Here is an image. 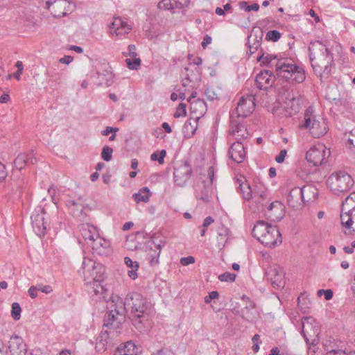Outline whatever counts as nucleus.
I'll list each match as a JSON object with an SVG mask.
<instances>
[{"label":"nucleus","mask_w":355,"mask_h":355,"mask_svg":"<svg viewBox=\"0 0 355 355\" xmlns=\"http://www.w3.org/2000/svg\"><path fill=\"white\" fill-rule=\"evenodd\" d=\"M211 41H212V38L211 36H209V35H206L204 37H203V40L201 43V46L203 49H205L207 45L210 44L211 43Z\"/></svg>","instance_id":"obj_59"},{"label":"nucleus","mask_w":355,"mask_h":355,"mask_svg":"<svg viewBox=\"0 0 355 355\" xmlns=\"http://www.w3.org/2000/svg\"><path fill=\"white\" fill-rule=\"evenodd\" d=\"M39 291H41L42 293L48 294L53 291V289L50 285L45 286H39Z\"/></svg>","instance_id":"obj_63"},{"label":"nucleus","mask_w":355,"mask_h":355,"mask_svg":"<svg viewBox=\"0 0 355 355\" xmlns=\"http://www.w3.org/2000/svg\"><path fill=\"white\" fill-rule=\"evenodd\" d=\"M239 5V8H240L241 10H243L245 12H248L251 11L250 6L248 5L247 1H240Z\"/></svg>","instance_id":"obj_61"},{"label":"nucleus","mask_w":355,"mask_h":355,"mask_svg":"<svg viewBox=\"0 0 355 355\" xmlns=\"http://www.w3.org/2000/svg\"><path fill=\"white\" fill-rule=\"evenodd\" d=\"M166 155V150L163 149L160 151L157 150L154 152L150 155L152 161H157L159 164H162L164 162V157Z\"/></svg>","instance_id":"obj_39"},{"label":"nucleus","mask_w":355,"mask_h":355,"mask_svg":"<svg viewBox=\"0 0 355 355\" xmlns=\"http://www.w3.org/2000/svg\"><path fill=\"white\" fill-rule=\"evenodd\" d=\"M263 36V31H261L259 35H253L254 38H253V42L252 43H251V42H250V40H251L252 35H250L248 37V49H249V52H250V55L254 54L259 49V48L261 46Z\"/></svg>","instance_id":"obj_32"},{"label":"nucleus","mask_w":355,"mask_h":355,"mask_svg":"<svg viewBox=\"0 0 355 355\" xmlns=\"http://www.w3.org/2000/svg\"><path fill=\"white\" fill-rule=\"evenodd\" d=\"M236 274L230 272H225L218 276V279L221 282H233L236 279Z\"/></svg>","instance_id":"obj_46"},{"label":"nucleus","mask_w":355,"mask_h":355,"mask_svg":"<svg viewBox=\"0 0 355 355\" xmlns=\"http://www.w3.org/2000/svg\"><path fill=\"white\" fill-rule=\"evenodd\" d=\"M151 196L150 189L147 187H142L139 189L138 193H135L132 195L133 200L137 202H148Z\"/></svg>","instance_id":"obj_33"},{"label":"nucleus","mask_w":355,"mask_h":355,"mask_svg":"<svg viewBox=\"0 0 355 355\" xmlns=\"http://www.w3.org/2000/svg\"><path fill=\"white\" fill-rule=\"evenodd\" d=\"M281 37V33L277 30L269 31L266 35V40L277 42Z\"/></svg>","instance_id":"obj_44"},{"label":"nucleus","mask_w":355,"mask_h":355,"mask_svg":"<svg viewBox=\"0 0 355 355\" xmlns=\"http://www.w3.org/2000/svg\"><path fill=\"white\" fill-rule=\"evenodd\" d=\"M354 183V179H327V187L334 192L347 191Z\"/></svg>","instance_id":"obj_16"},{"label":"nucleus","mask_w":355,"mask_h":355,"mask_svg":"<svg viewBox=\"0 0 355 355\" xmlns=\"http://www.w3.org/2000/svg\"><path fill=\"white\" fill-rule=\"evenodd\" d=\"M353 198L349 195L342 202L341 209L343 211L350 212L351 214L355 213V202Z\"/></svg>","instance_id":"obj_38"},{"label":"nucleus","mask_w":355,"mask_h":355,"mask_svg":"<svg viewBox=\"0 0 355 355\" xmlns=\"http://www.w3.org/2000/svg\"><path fill=\"white\" fill-rule=\"evenodd\" d=\"M125 263L128 268H139V263L137 261H132V260L130 257H125L124 259Z\"/></svg>","instance_id":"obj_53"},{"label":"nucleus","mask_w":355,"mask_h":355,"mask_svg":"<svg viewBox=\"0 0 355 355\" xmlns=\"http://www.w3.org/2000/svg\"><path fill=\"white\" fill-rule=\"evenodd\" d=\"M314 112L315 110L313 106H309L308 108H306L304 116V120L302 121V123H300L299 125L300 128L303 130H311L313 119H315Z\"/></svg>","instance_id":"obj_30"},{"label":"nucleus","mask_w":355,"mask_h":355,"mask_svg":"<svg viewBox=\"0 0 355 355\" xmlns=\"http://www.w3.org/2000/svg\"><path fill=\"white\" fill-rule=\"evenodd\" d=\"M310 131L313 137L320 138L327 133L326 125L323 124L322 127L320 122L316 119H313Z\"/></svg>","instance_id":"obj_31"},{"label":"nucleus","mask_w":355,"mask_h":355,"mask_svg":"<svg viewBox=\"0 0 355 355\" xmlns=\"http://www.w3.org/2000/svg\"><path fill=\"white\" fill-rule=\"evenodd\" d=\"M78 230L83 238L89 245V242H92L98 235V228L89 223H82L78 225Z\"/></svg>","instance_id":"obj_19"},{"label":"nucleus","mask_w":355,"mask_h":355,"mask_svg":"<svg viewBox=\"0 0 355 355\" xmlns=\"http://www.w3.org/2000/svg\"><path fill=\"white\" fill-rule=\"evenodd\" d=\"M340 222L343 226L347 229H350L354 223H355V213L343 211H340Z\"/></svg>","instance_id":"obj_34"},{"label":"nucleus","mask_w":355,"mask_h":355,"mask_svg":"<svg viewBox=\"0 0 355 355\" xmlns=\"http://www.w3.org/2000/svg\"><path fill=\"white\" fill-rule=\"evenodd\" d=\"M46 212L42 209L40 213H34L31 216L32 227L35 234L39 236H44L46 234L48 223L45 221Z\"/></svg>","instance_id":"obj_14"},{"label":"nucleus","mask_w":355,"mask_h":355,"mask_svg":"<svg viewBox=\"0 0 355 355\" xmlns=\"http://www.w3.org/2000/svg\"><path fill=\"white\" fill-rule=\"evenodd\" d=\"M228 154L230 158L236 163H241L245 159V153L241 141H236L230 148Z\"/></svg>","instance_id":"obj_20"},{"label":"nucleus","mask_w":355,"mask_h":355,"mask_svg":"<svg viewBox=\"0 0 355 355\" xmlns=\"http://www.w3.org/2000/svg\"><path fill=\"white\" fill-rule=\"evenodd\" d=\"M301 334L305 340L306 343H309V336H319L320 328L318 323L313 317H304L301 321Z\"/></svg>","instance_id":"obj_8"},{"label":"nucleus","mask_w":355,"mask_h":355,"mask_svg":"<svg viewBox=\"0 0 355 355\" xmlns=\"http://www.w3.org/2000/svg\"><path fill=\"white\" fill-rule=\"evenodd\" d=\"M286 104L287 108L290 110V111H287L289 116L295 114L300 111L301 100L300 98H292Z\"/></svg>","instance_id":"obj_36"},{"label":"nucleus","mask_w":355,"mask_h":355,"mask_svg":"<svg viewBox=\"0 0 355 355\" xmlns=\"http://www.w3.org/2000/svg\"><path fill=\"white\" fill-rule=\"evenodd\" d=\"M118 130H119V128H112L111 126H107L105 128V130H103L101 132V135L103 136H107L110 133L116 132Z\"/></svg>","instance_id":"obj_55"},{"label":"nucleus","mask_w":355,"mask_h":355,"mask_svg":"<svg viewBox=\"0 0 355 355\" xmlns=\"http://www.w3.org/2000/svg\"><path fill=\"white\" fill-rule=\"evenodd\" d=\"M173 0H162L157 4V8L159 9L164 10H172L174 8V2Z\"/></svg>","instance_id":"obj_48"},{"label":"nucleus","mask_w":355,"mask_h":355,"mask_svg":"<svg viewBox=\"0 0 355 355\" xmlns=\"http://www.w3.org/2000/svg\"><path fill=\"white\" fill-rule=\"evenodd\" d=\"M83 272L85 280L99 282L105 279V267L100 263H96L92 259L85 260L83 263Z\"/></svg>","instance_id":"obj_6"},{"label":"nucleus","mask_w":355,"mask_h":355,"mask_svg":"<svg viewBox=\"0 0 355 355\" xmlns=\"http://www.w3.org/2000/svg\"><path fill=\"white\" fill-rule=\"evenodd\" d=\"M166 241L160 236L154 234L147 242L148 259L150 266L159 264V258Z\"/></svg>","instance_id":"obj_5"},{"label":"nucleus","mask_w":355,"mask_h":355,"mask_svg":"<svg viewBox=\"0 0 355 355\" xmlns=\"http://www.w3.org/2000/svg\"><path fill=\"white\" fill-rule=\"evenodd\" d=\"M21 309L19 303L12 304L11 316L15 320H18L21 317Z\"/></svg>","instance_id":"obj_42"},{"label":"nucleus","mask_w":355,"mask_h":355,"mask_svg":"<svg viewBox=\"0 0 355 355\" xmlns=\"http://www.w3.org/2000/svg\"><path fill=\"white\" fill-rule=\"evenodd\" d=\"M187 115V105L184 103H180L176 108V112L174 114L175 118L185 116Z\"/></svg>","instance_id":"obj_45"},{"label":"nucleus","mask_w":355,"mask_h":355,"mask_svg":"<svg viewBox=\"0 0 355 355\" xmlns=\"http://www.w3.org/2000/svg\"><path fill=\"white\" fill-rule=\"evenodd\" d=\"M247 299L249 301V304L247 305L245 309L243 310V313H245V310H246L248 312L250 309H253L255 308L256 305L255 303L253 301H251L249 300V298L245 295H243V299Z\"/></svg>","instance_id":"obj_62"},{"label":"nucleus","mask_w":355,"mask_h":355,"mask_svg":"<svg viewBox=\"0 0 355 355\" xmlns=\"http://www.w3.org/2000/svg\"><path fill=\"white\" fill-rule=\"evenodd\" d=\"M254 109V103L252 97H241L236 112L237 117H242L243 119L246 118L249 116Z\"/></svg>","instance_id":"obj_17"},{"label":"nucleus","mask_w":355,"mask_h":355,"mask_svg":"<svg viewBox=\"0 0 355 355\" xmlns=\"http://www.w3.org/2000/svg\"><path fill=\"white\" fill-rule=\"evenodd\" d=\"M128 53H123L125 56L129 55L131 58H137V53H136V46L134 44H130L128 46Z\"/></svg>","instance_id":"obj_50"},{"label":"nucleus","mask_w":355,"mask_h":355,"mask_svg":"<svg viewBox=\"0 0 355 355\" xmlns=\"http://www.w3.org/2000/svg\"><path fill=\"white\" fill-rule=\"evenodd\" d=\"M73 58L71 55H64L63 58H60L59 62L62 64H69L73 61Z\"/></svg>","instance_id":"obj_64"},{"label":"nucleus","mask_w":355,"mask_h":355,"mask_svg":"<svg viewBox=\"0 0 355 355\" xmlns=\"http://www.w3.org/2000/svg\"><path fill=\"white\" fill-rule=\"evenodd\" d=\"M214 179H199L196 183V197L203 202H207L213 193Z\"/></svg>","instance_id":"obj_9"},{"label":"nucleus","mask_w":355,"mask_h":355,"mask_svg":"<svg viewBox=\"0 0 355 355\" xmlns=\"http://www.w3.org/2000/svg\"><path fill=\"white\" fill-rule=\"evenodd\" d=\"M123 304L125 307V312L127 309H130L131 320L135 325L137 322L144 324L149 320L151 306L148 303L147 299L139 293H128Z\"/></svg>","instance_id":"obj_3"},{"label":"nucleus","mask_w":355,"mask_h":355,"mask_svg":"<svg viewBox=\"0 0 355 355\" xmlns=\"http://www.w3.org/2000/svg\"><path fill=\"white\" fill-rule=\"evenodd\" d=\"M218 296H219V293L218 291H211V293H209L208 295H207L205 297V302L206 304H209L212 300L218 298Z\"/></svg>","instance_id":"obj_49"},{"label":"nucleus","mask_w":355,"mask_h":355,"mask_svg":"<svg viewBox=\"0 0 355 355\" xmlns=\"http://www.w3.org/2000/svg\"><path fill=\"white\" fill-rule=\"evenodd\" d=\"M112 153L113 149L111 147L105 146L102 149L101 158L105 162H109L112 158Z\"/></svg>","instance_id":"obj_43"},{"label":"nucleus","mask_w":355,"mask_h":355,"mask_svg":"<svg viewBox=\"0 0 355 355\" xmlns=\"http://www.w3.org/2000/svg\"><path fill=\"white\" fill-rule=\"evenodd\" d=\"M141 352V347L132 341L126 342L123 347L117 348L114 355H137Z\"/></svg>","instance_id":"obj_24"},{"label":"nucleus","mask_w":355,"mask_h":355,"mask_svg":"<svg viewBox=\"0 0 355 355\" xmlns=\"http://www.w3.org/2000/svg\"><path fill=\"white\" fill-rule=\"evenodd\" d=\"M109 311L104 316L103 326L109 329H117L125 320V307L123 300L117 297L108 305Z\"/></svg>","instance_id":"obj_4"},{"label":"nucleus","mask_w":355,"mask_h":355,"mask_svg":"<svg viewBox=\"0 0 355 355\" xmlns=\"http://www.w3.org/2000/svg\"><path fill=\"white\" fill-rule=\"evenodd\" d=\"M271 226L272 225L268 224L264 220H258L254 225V227L252 230V236L260 241L266 232L269 230V227Z\"/></svg>","instance_id":"obj_27"},{"label":"nucleus","mask_w":355,"mask_h":355,"mask_svg":"<svg viewBox=\"0 0 355 355\" xmlns=\"http://www.w3.org/2000/svg\"><path fill=\"white\" fill-rule=\"evenodd\" d=\"M107 76H109L110 78H112V73H107V75H105L96 71L92 75V78L97 85H110V83L109 79L106 77Z\"/></svg>","instance_id":"obj_37"},{"label":"nucleus","mask_w":355,"mask_h":355,"mask_svg":"<svg viewBox=\"0 0 355 355\" xmlns=\"http://www.w3.org/2000/svg\"><path fill=\"white\" fill-rule=\"evenodd\" d=\"M103 281H99V282H95L92 281H87V283L90 285V293H94L93 295H98L99 296V300H107V295L106 293L107 291V288H105V286L102 284V282Z\"/></svg>","instance_id":"obj_25"},{"label":"nucleus","mask_w":355,"mask_h":355,"mask_svg":"<svg viewBox=\"0 0 355 355\" xmlns=\"http://www.w3.org/2000/svg\"><path fill=\"white\" fill-rule=\"evenodd\" d=\"M119 27H120V31H121V30H124V32H123V35H125L126 34H128L129 32L131 31V27L128 25L126 24V22L122 21V24L119 25Z\"/></svg>","instance_id":"obj_56"},{"label":"nucleus","mask_w":355,"mask_h":355,"mask_svg":"<svg viewBox=\"0 0 355 355\" xmlns=\"http://www.w3.org/2000/svg\"><path fill=\"white\" fill-rule=\"evenodd\" d=\"M329 156L330 150L324 145L312 147L306 153V160L315 166L322 165Z\"/></svg>","instance_id":"obj_7"},{"label":"nucleus","mask_w":355,"mask_h":355,"mask_svg":"<svg viewBox=\"0 0 355 355\" xmlns=\"http://www.w3.org/2000/svg\"><path fill=\"white\" fill-rule=\"evenodd\" d=\"M263 245L268 248H274L282 243V235L277 226L272 225L259 241Z\"/></svg>","instance_id":"obj_11"},{"label":"nucleus","mask_w":355,"mask_h":355,"mask_svg":"<svg viewBox=\"0 0 355 355\" xmlns=\"http://www.w3.org/2000/svg\"><path fill=\"white\" fill-rule=\"evenodd\" d=\"M192 168L188 161H184L180 163L173 169V178H182L191 175Z\"/></svg>","instance_id":"obj_29"},{"label":"nucleus","mask_w":355,"mask_h":355,"mask_svg":"<svg viewBox=\"0 0 355 355\" xmlns=\"http://www.w3.org/2000/svg\"><path fill=\"white\" fill-rule=\"evenodd\" d=\"M286 153L287 151L286 149L281 150L279 153L276 156L275 161L279 164L282 163L284 161Z\"/></svg>","instance_id":"obj_54"},{"label":"nucleus","mask_w":355,"mask_h":355,"mask_svg":"<svg viewBox=\"0 0 355 355\" xmlns=\"http://www.w3.org/2000/svg\"><path fill=\"white\" fill-rule=\"evenodd\" d=\"M280 59L281 58H278L277 55L266 53L261 48L260 49L257 58V60L261 62V66L270 67H275L276 62Z\"/></svg>","instance_id":"obj_23"},{"label":"nucleus","mask_w":355,"mask_h":355,"mask_svg":"<svg viewBox=\"0 0 355 355\" xmlns=\"http://www.w3.org/2000/svg\"><path fill=\"white\" fill-rule=\"evenodd\" d=\"M306 78L302 66L286 58H281L275 63V75L270 70H262L255 77V85L259 90L268 91L278 89L279 85L286 82L289 84L302 83Z\"/></svg>","instance_id":"obj_1"},{"label":"nucleus","mask_w":355,"mask_h":355,"mask_svg":"<svg viewBox=\"0 0 355 355\" xmlns=\"http://www.w3.org/2000/svg\"><path fill=\"white\" fill-rule=\"evenodd\" d=\"M317 190L311 185L304 186L302 187H294L292 189L288 196V202L291 206L294 207L295 205L292 202L295 198H300L302 200L305 202L311 200L309 198L308 200L305 199L304 194L308 193H312L313 198H316L318 193Z\"/></svg>","instance_id":"obj_10"},{"label":"nucleus","mask_w":355,"mask_h":355,"mask_svg":"<svg viewBox=\"0 0 355 355\" xmlns=\"http://www.w3.org/2000/svg\"><path fill=\"white\" fill-rule=\"evenodd\" d=\"M175 7L178 8H182L187 7L190 3V0H173Z\"/></svg>","instance_id":"obj_51"},{"label":"nucleus","mask_w":355,"mask_h":355,"mask_svg":"<svg viewBox=\"0 0 355 355\" xmlns=\"http://www.w3.org/2000/svg\"><path fill=\"white\" fill-rule=\"evenodd\" d=\"M268 210L274 211L275 214H277V216H276L277 218H282L283 216L284 215V212H285V206L282 202H280L279 200H276V201L271 202L268 205Z\"/></svg>","instance_id":"obj_35"},{"label":"nucleus","mask_w":355,"mask_h":355,"mask_svg":"<svg viewBox=\"0 0 355 355\" xmlns=\"http://www.w3.org/2000/svg\"><path fill=\"white\" fill-rule=\"evenodd\" d=\"M200 119V116H196L193 121L191 119H187L182 128V132L184 134L185 138H191L195 134L198 128V121Z\"/></svg>","instance_id":"obj_28"},{"label":"nucleus","mask_w":355,"mask_h":355,"mask_svg":"<svg viewBox=\"0 0 355 355\" xmlns=\"http://www.w3.org/2000/svg\"><path fill=\"white\" fill-rule=\"evenodd\" d=\"M230 131L232 135H236V141H241L242 139L247 138L249 135L245 125L241 123H234V121H231Z\"/></svg>","instance_id":"obj_26"},{"label":"nucleus","mask_w":355,"mask_h":355,"mask_svg":"<svg viewBox=\"0 0 355 355\" xmlns=\"http://www.w3.org/2000/svg\"><path fill=\"white\" fill-rule=\"evenodd\" d=\"M309 60L314 73L322 79L327 78L331 74L334 65V54L329 49L319 40L311 41L308 47Z\"/></svg>","instance_id":"obj_2"},{"label":"nucleus","mask_w":355,"mask_h":355,"mask_svg":"<svg viewBox=\"0 0 355 355\" xmlns=\"http://www.w3.org/2000/svg\"><path fill=\"white\" fill-rule=\"evenodd\" d=\"M122 24V20L119 18H116L115 20L110 25V28L114 30V32L117 36H121L123 32L120 31L119 25Z\"/></svg>","instance_id":"obj_47"},{"label":"nucleus","mask_w":355,"mask_h":355,"mask_svg":"<svg viewBox=\"0 0 355 355\" xmlns=\"http://www.w3.org/2000/svg\"><path fill=\"white\" fill-rule=\"evenodd\" d=\"M237 191L245 200H250L252 198L253 190L248 179H236Z\"/></svg>","instance_id":"obj_21"},{"label":"nucleus","mask_w":355,"mask_h":355,"mask_svg":"<svg viewBox=\"0 0 355 355\" xmlns=\"http://www.w3.org/2000/svg\"><path fill=\"white\" fill-rule=\"evenodd\" d=\"M37 291H39L37 287L32 286L29 288L28 293L31 298L35 299L37 296Z\"/></svg>","instance_id":"obj_57"},{"label":"nucleus","mask_w":355,"mask_h":355,"mask_svg":"<svg viewBox=\"0 0 355 355\" xmlns=\"http://www.w3.org/2000/svg\"><path fill=\"white\" fill-rule=\"evenodd\" d=\"M341 340L329 336L323 340V347L326 351V355H342L346 348H343Z\"/></svg>","instance_id":"obj_13"},{"label":"nucleus","mask_w":355,"mask_h":355,"mask_svg":"<svg viewBox=\"0 0 355 355\" xmlns=\"http://www.w3.org/2000/svg\"><path fill=\"white\" fill-rule=\"evenodd\" d=\"M346 175H348L349 178H352L346 172L342 171H338L335 173H333L332 174H331V175H329V178H334V176H336V178H345Z\"/></svg>","instance_id":"obj_60"},{"label":"nucleus","mask_w":355,"mask_h":355,"mask_svg":"<svg viewBox=\"0 0 355 355\" xmlns=\"http://www.w3.org/2000/svg\"><path fill=\"white\" fill-rule=\"evenodd\" d=\"M195 262V258L192 256H188L187 257H182L180 259V263L184 266H188L189 264L193 263Z\"/></svg>","instance_id":"obj_52"},{"label":"nucleus","mask_w":355,"mask_h":355,"mask_svg":"<svg viewBox=\"0 0 355 355\" xmlns=\"http://www.w3.org/2000/svg\"><path fill=\"white\" fill-rule=\"evenodd\" d=\"M66 205L69 213L74 217H80L82 216L84 208V201L82 198H79L77 200H67Z\"/></svg>","instance_id":"obj_22"},{"label":"nucleus","mask_w":355,"mask_h":355,"mask_svg":"<svg viewBox=\"0 0 355 355\" xmlns=\"http://www.w3.org/2000/svg\"><path fill=\"white\" fill-rule=\"evenodd\" d=\"M309 343H306V344L311 345L313 346V347H316V346L319 343V336H309Z\"/></svg>","instance_id":"obj_58"},{"label":"nucleus","mask_w":355,"mask_h":355,"mask_svg":"<svg viewBox=\"0 0 355 355\" xmlns=\"http://www.w3.org/2000/svg\"><path fill=\"white\" fill-rule=\"evenodd\" d=\"M37 162V158L31 150L28 153H20L14 160L16 169L21 171L25 166L33 165Z\"/></svg>","instance_id":"obj_18"},{"label":"nucleus","mask_w":355,"mask_h":355,"mask_svg":"<svg viewBox=\"0 0 355 355\" xmlns=\"http://www.w3.org/2000/svg\"><path fill=\"white\" fill-rule=\"evenodd\" d=\"M228 233L229 230L227 227H224L223 225L220 227L218 230V241L220 243H225L227 240Z\"/></svg>","instance_id":"obj_41"},{"label":"nucleus","mask_w":355,"mask_h":355,"mask_svg":"<svg viewBox=\"0 0 355 355\" xmlns=\"http://www.w3.org/2000/svg\"><path fill=\"white\" fill-rule=\"evenodd\" d=\"M89 246L91 247L93 254L107 256L112 252L110 241L101 237L100 234L92 242H89Z\"/></svg>","instance_id":"obj_12"},{"label":"nucleus","mask_w":355,"mask_h":355,"mask_svg":"<svg viewBox=\"0 0 355 355\" xmlns=\"http://www.w3.org/2000/svg\"><path fill=\"white\" fill-rule=\"evenodd\" d=\"M8 348L10 355H26L28 351L23 338L17 335L10 337Z\"/></svg>","instance_id":"obj_15"},{"label":"nucleus","mask_w":355,"mask_h":355,"mask_svg":"<svg viewBox=\"0 0 355 355\" xmlns=\"http://www.w3.org/2000/svg\"><path fill=\"white\" fill-rule=\"evenodd\" d=\"M125 62L128 69L131 70L137 69L141 65V59L139 58H126Z\"/></svg>","instance_id":"obj_40"}]
</instances>
